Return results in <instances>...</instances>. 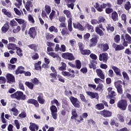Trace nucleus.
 I'll return each mask as SVG.
<instances>
[{"label":"nucleus","instance_id":"bb28decb","mask_svg":"<svg viewBox=\"0 0 131 131\" xmlns=\"http://www.w3.org/2000/svg\"><path fill=\"white\" fill-rule=\"evenodd\" d=\"M41 61H39L37 62L34 63V68L35 70L41 71Z\"/></svg>","mask_w":131,"mask_h":131},{"label":"nucleus","instance_id":"20e7f679","mask_svg":"<svg viewBox=\"0 0 131 131\" xmlns=\"http://www.w3.org/2000/svg\"><path fill=\"white\" fill-rule=\"evenodd\" d=\"M122 81L121 80H118L114 83L115 86L117 90V92L119 95H122L123 94V89H122Z\"/></svg>","mask_w":131,"mask_h":131},{"label":"nucleus","instance_id":"f8f14e48","mask_svg":"<svg viewBox=\"0 0 131 131\" xmlns=\"http://www.w3.org/2000/svg\"><path fill=\"white\" fill-rule=\"evenodd\" d=\"M73 27L75 29H78L80 31H84L85 30V27H83L79 22L73 23Z\"/></svg>","mask_w":131,"mask_h":131},{"label":"nucleus","instance_id":"c85d7f7f","mask_svg":"<svg viewBox=\"0 0 131 131\" xmlns=\"http://www.w3.org/2000/svg\"><path fill=\"white\" fill-rule=\"evenodd\" d=\"M95 108L97 110H103V109H105V106H104V104L100 103L97 104L95 106Z\"/></svg>","mask_w":131,"mask_h":131},{"label":"nucleus","instance_id":"6ab92c4d","mask_svg":"<svg viewBox=\"0 0 131 131\" xmlns=\"http://www.w3.org/2000/svg\"><path fill=\"white\" fill-rule=\"evenodd\" d=\"M6 78L7 79L8 82L9 83L11 82H15V76L12 74H7L6 75Z\"/></svg>","mask_w":131,"mask_h":131},{"label":"nucleus","instance_id":"6e6552de","mask_svg":"<svg viewBox=\"0 0 131 131\" xmlns=\"http://www.w3.org/2000/svg\"><path fill=\"white\" fill-rule=\"evenodd\" d=\"M28 34L30 38H32V39H34L36 35H37V32H36V29H35V27H33L30 28L29 29Z\"/></svg>","mask_w":131,"mask_h":131},{"label":"nucleus","instance_id":"393cba45","mask_svg":"<svg viewBox=\"0 0 131 131\" xmlns=\"http://www.w3.org/2000/svg\"><path fill=\"white\" fill-rule=\"evenodd\" d=\"M111 18L114 22L118 21V13L116 11H114L112 13Z\"/></svg>","mask_w":131,"mask_h":131},{"label":"nucleus","instance_id":"58836bf2","mask_svg":"<svg viewBox=\"0 0 131 131\" xmlns=\"http://www.w3.org/2000/svg\"><path fill=\"white\" fill-rule=\"evenodd\" d=\"M10 25L12 28H14L15 26H18V23L16 20L12 19L10 21Z\"/></svg>","mask_w":131,"mask_h":131},{"label":"nucleus","instance_id":"f03ea898","mask_svg":"<svg viewBox=\"0 0 131 131\" xmlns=\"http://www.w3.org/2000/svg\"><path fill=\"white\" fill-rule=\"evenodd\" d=\"M117 106L120 110L125 111V110H126V108H127V100L121 99L117 102Z\"/></svg>","mask_w":131,"mask_h":131},{"label":"nucleus","instance_id":"a878e982","mask_svg":"<svg viewBox=\"0 0 131 131\" xmlns=\"http://www.w3.org/2000/svg\"><path fill=\"white\" fill-rule=\"evenodd\" d=\"M32 1H27L25 5V8L26 9L27 11H30V8H32L33 7V5L32 4Z\"/></svg>","mask_w":131,"mask_h":131},{"label":"nucleus","instance_id":"e2e57ef3","mask_svg":"<svg viewBox=\"0 0 131 131\" xmlns=\"http://www.w3.org/2000/svg\"><path fill=\"white\" fill-rule=\"evenodd\" d=\"M48 54L52 57V58H59V55L54 52H49Z\"/></svg>","mask_w":131,"mask_h":131},{"label":"nucleus","instance_id":"603ef678","mask_svg":"<svg viewBox=\"0 0 131 131\" xmlns=\"http://www.w3.org/2000/svg\"><path fill=\"white\" fill-rule=\"evenodd\" d=\"M17 3H15V7H16L17 8H18V9H20V7H21V6L22 5V0H16Z\"/></svg>","mask_w":131,"mask_h":131},{"label":"nucleus","instance_id":"37998d69","mask_svg":"<svg viewBox=\"0 0 131 131\" xmlns=\"http://www.w3.org/2000/svg\"><path fill=\"white\" fill-rule=\"evenodd\" d=\"M46 37L47 40H51L54 38V35L48 33L46 34Z\"/></svg>","mask_w":131,"mask_h":131},{"label":"nucleus","instance_id":"f3484780","mask_svg":"<svg viewBox=\"0 0 131 131\" xmlns=\"http://www.w3.org/2000/svg\"><path fill=\"white\" fill-rule=\"evenodd\" d=\"M37 101L39 104H41V105H43V104L46 103V100L44 98L43 94H42V93L38 94Z\"/></svg>","mask_w":131,"mask_h":131},{"label":"nucleus","instance_id":"9d476101","mask_svg":"<svg viewBox=\"0 0 131 131\" xmlns=\"http://www.w3.org/2000/svg\"><path fill=\"white\" fill-rule=\"evenodd\" d=\"M51 70H52L53 73H50V75L51 76V78H54V79H51L50 80V81L51 82H55V80H57V71L56 70V69L54 67H51Z\"/></svg>","mask_w":131,"mask_h":131},{"label":"nucleus","instance_id":"5fc2aeb1","mask_svg":"<svg viewBox=\"0 0 131 131\" xmlns=\"http://www.w3.org/2000/svg\"><path fill=\"white\" fill-rule=\"evenodd\" d=\"M106 29L107 31H109V30H110L111 32H113V31H114L115 30L114 27L111 26V24H107Z\"/></svg>","mask_w":131,"mask_h":131},{"label":"nucleus","instance_id":"4be33fe9","mask_svg":"<svg viewBox=\"0 0 131 131\" xmlns=\"http://www.w3.org/2000/svg\"><path fill=\"white\" fill-rule=\"evenodd\" d=\"M24 69L25 68L23 66L18 67V68L15 71V74H16V75H18V74H23V73L25 72Z\"/></svg>","mask_w":131,"mask_h":131},{"label":"nucleus","instance_id":"aec40b11","mask_svg":"<svg viewBox=\"0 0 131 131\" xmlns=\"http://www.w3.org/2000/svg\"><path fill=\"white\" fill-rule=\"evenodd\" d=\"M96 72L98 77L101 79H105V75H104V72L101 69H98L96 70Z\"/></svg>","mask_w":131,"mask_h":131},{"label":"nucleus","instance_id":"ea45409f","mask_svg":"<svg viewBox=\"0 0 131 131\" xmlns=\"http://www.w3.org/2000/svg\"><path fill=\"white\" fill-rule=\"evenodd\" d=\"M117 95V94L114 91L111 92L108 95L109 99H113V98H114Z\"/></svg>","mask_w":131,"mask_h":131},{"label":"nucleus","instance_id":"e433bc0d","mask_svg":"<svg viewBox=\"0 0 131 131\" xmlns=\"http://www.w3.org/2000/svg\"><path fill=\"white\" fill-rule=\"evenodd\" d=\"M81 54L82 55H84V56L85 55H89L90 54H91V50H88V49H83L81 52Z\"/></svg>","mask_w":131,"mask_h":131},{"label":"nucleus","instance_id":"774afa93","mask_svg":"<svg viewBox=\"0 0 131 131\" xmlns=\"http://www.w3.org/2000/svg\"><path fill=\"white\" fill-rule=\"evenodd\" d=\"M113 9L110 8H106L105 9V13L106 14H111V13H113Z\"/></svg>","mask_w":131,"mask_h":131},{"label":"nucleus","instance_id":"1a4fd4ad","mask_svg":"<svg viewBox=\"0 0 131 131\" xmlns=\"http://www.w3.org/2000/svg\"><path fill=\"white\" fill-rule=\"evenodd\" d=\"M50 111L53 118L56 120L58 116V115L57 114V112H58V108H57L56 106L52 105L50 106Z\"/></svg>","mask_w":131,"mask_h":131},{"label":"nucleus","instance_id":"79ce46f5","mask_svg":"<svg viewBox=\"0 0 131 131\" xmlns=\"http://www.w3.org/2000/svg\"><path fill=\"white\" fill-rule=\"evenodd\" d=\"M15 50H17L16 53L18 56H19V57H22V56H23V53H22L23 51L21 48H20L19 47H16Z\"/></svg>","mask_w":131,"mask_h":131},{"label":"nucleus","instance_id":"4468645a","mask_svg":"<svg viewBox=\"0 0 131 131\" xmlns=\"http://www.w3.org/2000/svg\"><path fill=\"white\" fill-rule=\"evenodd\" d=\"M97 48L101 49L102 52H107V51L109 50V45L107 43L99 44L98 45Z\"/></svg>","mask_w":131,"mask_h":131},{"label":"nucleus","instance_id":"69168bd1","mask_svg":"<svg viewBox=\"0 0 131 131\" xmlns=\"http://www.w3.org/2000/svg\"><path fill=\"white\" fill-rule=\"evenodd\" d=\"M30 126L31 127H32L34 129H36V130H38V126L37 124L33 123H30Z\"/></svg>","mask_w":131,"mask_h":131},{"label":"nucleus","instance_id":"f704fd0d","mask_svg":"<svg viewBox=\"0 0 131 131\" xmlns=\"http://www.w3.org/2000/svg\"><path fill=\"white\" fill-rule=\"evenodd\" d=\"M75 68H77V69H80L81 68V62L80 60L77 59L75 60Z\"/></svg>","mask_w":131,"mask_h":131},{"label":"nucleus","instance_id":"b1692460","mask_svg":"<svg viewBox=\"0 0 131 131\" xmlns=\"http://www.w3.org/2000/svg\"><path fill=\"white\" fill-rule=\"evenodd\" d=\"M113 48L115 49V51H122V50H124V47L122 46V45H117L115 43L113 44Z\"/></svg>","mask_w":131,"mask_h":131},{"label":"nucleus","instance_id":"2eb2a0df","mask_svg":"<svg viewBox=\"0 0 131 131\" xmlns=\"http://www.w3.org/2000/svg\"><path fill=\"white\" fill-rule=\"evenodd\" d=\"M99 60L103 61L104 63H107L108 61V53H103L99 55Z\"/></svg>","mask_w":131,"mask_h":131},{"label":"nucleus","instance_id":"0eeeda50","mask_svg":"<svg viewBox=\"0 0 131 131\" xmlns=\"http://www.w3.org/2000/svg\"><path fill=\"white\" fill-rule=\"evenodd\" d=\"M70 101H71L72 105H73L75 108H80V102L77 98L71 96L70 97Z\"/></svg>","mask_w":131,"mask_h":131},{"label":"nucleus","instance_id":"c03bdc74","mask_svg":"<svg viewBox=\"0 0 131 131\" xmlns=\"http://www.w3.org/2000/svg\"><path fill=\"white\" fill-rule=\"evenodd\" d=\"M28 48L31 50H34L35 51L37 50V46L35 44H31L28 45Z\"/></svg>","mask_w":131,"mask_h":131},{"label":"nucleus","instance_id":"423d86ee","mask_svg":"<svg viewBox=\"0 0 131 131\" xmlns=\"http://www.w3.org/2000/svg\"><path fill=\"white\" fill-rule=\"evenodd\" d=\"M61 57L66 60H69V61H73L75 60V57L73 54L69 52L62 53Z\"/></svg>","mask_w":131,"mask_h":131},{"label":"nucleus","instance_id":"72a5a7b5","mask_svg":"<svg viewBox=\"0 0 131 131\" xmlns=\"http://www.w3.org/2000/svg\"><path fill=\"white\" fill-rule=\"evenodd\" d=\"M62 107L65 109V108H66V106H67L68 107L69 106V103L68 102V101H67V100L66 99H63L62 100Z\"/></svg>","mask_w":131,"mask_h":131},{"label":"nucleus","instance_id":"473e14b6","mask_svg":"<svg viewBox=\"0 0 131 131\" xmlns=\"http://www.w3.org/2000/svg\"><path fill=\"white\" fill-rule=\"evenodd\" d=\"M25 84L30 90H33L34 88V84L31 82L26 81Z\"/></svg>","mask_w":131,"mask_h":131},{"label":"nucleus","instance_id":"6e6d98bb","mask_svg":"<svg viewBox=\"0 0 131 131\" xmlns=\"http://www.w3.org/2000/svg\"><path fill=\"white\" fill-rule=\"evenodd\" d=\"M49 30L50 32H53V31H54V32H58V29L54 26H51Z\"/></svg>","mask_w":131,"mask_h":131},{"label":"nucleus","instance_id":"a19ab883","mask_svg":"<svg viewBox=\"0 0 131 131\" xmlns=\"http://www.w3.org/2000/svg\"><path fill=\"white\" fill-rule=\"evenodd\" d=\"M85 27L87 28L88 30H91V32H94V31H95L94 30V26L91 25L90 24L87 23L85 25Z\"/></svg>","mask_w":131,"mask_h":131},{"label":"nucleus","instance_id":"09e8293b","mask_svg":"<svg viewBox=\"0 0 131 131\" xmlns=\"http://www.w3.org/2000/svg\"><path fill=\"white\" fill-rule=\"evenodd\" d=\"M45 11L47 14L49 15L50 13H51V7L48 5H46L45 6Z\"/></svg>","mask_w":131,"mask_h":131},{"label":"nucleus","instance_id":"0e129e2a","mask_svg":"<svg viewBox=\"0 0 131 131\" xmlns=\"http://www.w3.org/2000/svg\"><path fill=\"white\" fill-rule=\"evenodd\" d=\"M21 30V27L20 26H18L16 28H14L13 30V33H18V32H20Z\"/></svg>","mask_w":131,"mask_h":131},{"label":"nucleus","instance_id":"bf43d9fd","mask_svg":"<svg viewBox=\"0 0 131 131\" xmlns=\"http://www.w3.org/2000/svg\"><path fill=\"white\" fill-rule=\"evenodd\" d=\"M13 10L16 15H17V16H21V13L23 14V11L20 12V10L17 9V8H14Z\"/></svg>","mask_w":131,"mask_h":131},{"label":"nucleus","instance_id":"412c9836","mask_svg":"<svg viewBox=\"0 0 131 131\" xmlns=\"http://www.w3.org/2000/svg\"><path fill=\"white\" fill-rule=\"evenodd\" d=\"M10 29V23L8 22L6 23L2 27L1 30L3 33H6Z\"/></svg>","mask_w":131,"mask_h":131},{"label":"nucleus","instance_id":"7c9ffc66","mask_svg":"<svg viewBox=\"0 0 131 131\" xmlns=\"http://www.w3.org/2000/svg\"><path fill=\"white\" fill-rule=\"evenodd\" d=\"M95 32L97 34H98L100 36H103V35H104V32H103L102 30H101V29H99L98 27L95 28Z\"/></svg>","mask_w":131,"mask_h":131},{"label":"nucleus","instance_id":"052dcab7","mask_svg":"<svg viewBox=\"0 0 131 131\" xmlns=\"http://www.w3.org/2000/svg\"><path fill=\"white\" fill-rule=\"evenodd\" d=\"M125 38L128 43H131V37L128 34H125Z\"/></svg>","mask_w":131,"mask_h":131},{"label":"nucleus","instance_id":"dca6fc26","mask_svg":"<svg viewBox=\"0 0 131 131\" xmlns=\"http://www.w3.org/2000/svg\"><path fill=\"white\" fill-rule=\"evenodd\" d=\"M27 102L28 104H32V105H34V106L36 108H38V107H39V103H38V101L34 99H29Z\"/></svg>","mask_w":131,"mask_h":131},{"label":"nucleus","instance_id":"4d7b16f0","mask_svg":"<svg viewBox=\"0 0 131 131\" xmlns=\"http://www.w3.org/2000/svg\"><path fill=\"white\" fill-rule=\"evenodd\" d=\"M51 105H53L54 104H56V105L58 107L60 106V103H59V101L56 99H54L53 100L51 101Z\"/></svg>","mask_w":131,"mask_h":131},{"label":"nucleus","instance_id":"cd10ccee","mask_svg":"<svg viewBox=\"0 0 131 131\" xmlns=\"http://www.w3.org/2000/svg\"><path fill=\"white\" fill-rule=\"evenodd\" d=\"M61 74H62V75H63V76H67V77H69L70 76L72 78H74V77H75V75H74V74H70V73L69 72L62 71V72H61Z\"/></svg>","mask_w":131,"mask_h":131},{"label":"nucleus","instance_id":"5701e85b","mask_svg":"<svg viewBox=\"0 0 131 131\" xmlns=\"http://www.w3.org/2000/svg\"><path fill=\"white\" fill-rule=\"evenodd\" d=\"M86 94L88 96H89L91 99H95V98H99V94L97 93H94L90 91H86Z\"/></svg>","mask_w":131,"mask_h":131},{"label":"nucleus","instance_id":"c756f323","mask_svg":"<svg viewBox=\"0 0 131 131\" xmlns=\"http://www.w3.org/2000/svg\"><path fill=\"white\" fill-rule=\"evenodd\" d=\"M2 13L4 14L7 17H8V18L12 17V13L10 11H8L6 9L4 8L2 9Z\"/></svg>","mask_w":131,"mask_h":131},{"label":"nucleus","instance_id":"9b49d317","mask_svg":"<svg viewBox=\"0 0 131 131\" xmlns=\"http://www.w3.org/2000/svg\"><path fill=\"white\" fill-rule=\"evenodd\" d=\"M72 116L71 117V119L75 120L76 122L77 123H80V120L77 119V117H78V115L76 112V109H73L71 111Z\"/></svg>","mask_w":131,"mask_h":131},{"label":"nucleus","instance_id":"f257e3e1","mask_svg":"<svg viewBox=\"0 0 131 131\" xmlns=\"http://www.w3.org/2000/svg\"><path fill=\"white\" fill-rule=\"evenodd\" d=\"M11 98L12 99H16L17 101H24L26 100V95L24 94L22 91H17L15 93L10 95Z\"/></svg>","mask_w":131,"mask_h":131},{"label":"nucleus","instance_id":"3c124183","mask_svg":"<svg viewBox=\"0 0 131 131\" xmlns=\"http://www.w3.org/2000/svg\"><path fill=\"white\" fill-rule=\"evenodd\" d=\"M28 20L30 23H32V24H34L35 21L34 20V18H33V16L31 15V14H29L28 15Z\"/></svg>","mask_w":131,"mask_h":131},{"label":"nucleus","instance_id":"680f3d73","mask_svg":"<svg viewBox=\"0 0 131 131\" xmlns=\"http://www.w3.org/2000/svg\"><path fill=\"white\" fill-rule=\"evenodd\" d=\"M122 75L124 79H125L126 80H129V77H128V75L127 74V72L123 71L122 72Z\"/></svg>","mask_w":131,"mask_h":131},{"label":"nucleus","instance_id":"13d9d810","mask_svg":"<svg viewBox=\"0 0 131 131\" xmlns=\"http://www.w3.org/2000/svg\"><path fill=\"white\" fill-rule=\"evenodd\" d=\"M79 97L82 102H84V103H86L88 102V100H86V99H85V97L84 96V95H83V94H80Z\"/></svg>","mask_w":131,"mask_h":131},{"label":"nucleus","instance_id":"39448f33","mask_svg":"<svg viewBox=\"0 0 131 131\" xmlns=\"http://www.w3.org/2000/svg\"><path fill=\"white\" fill-rule=\"evenodd\" d=\"M98 39L99 36L98 35H94L93 37L90 40L89 47H90V48L96 47L98 43Z\"/></svg>","mask_w":131,"mask_h":131},{"label":"nucleus","instance_id":"864d4df0","mask_svg":"<svg viewBox=\"0 0 131 131\" xmlns=\"http://www.w3.org/2000/svg\"><path fill=\"white\" fill-rule=\"evenodd\" d=\"M15 20L16 22L18 23V24H19V25H21L23 24V23H25V20L22 18H15Z\"/></svg>","mask_w":131,"mask_h":131},{"label":"nucleus","instance_id":"2f4dec72","mask_svg":"<svg viewBox=\"0 0 131 131\" xmlns=\"http://www.w3.org/2000/svg\"><path fill=\"white\" fill-rule=\"evenodd\" d=\"M7 48L8 50H13V51H15L17 48V47L14 43H9L7 45Z\"/></svg>","mask_w":131,"mask_h":131},{"label":"nucleus","instance_id":"4c0bfd02","mask_svg":"<svg viewBox=\"0 0 131 131\" xmlns=\"http://www.w3.org/2000/svg\"><path fill=\"white\" fill-rule=\"evenodd\" d=\"M131 8L130 2L129 1H127L124 5V9H126V11H129Z\"/></svg>","mask_w":131,"mask_h":131},{"label":"nucleus","instance_id":"a211bd4d","mask_svg":"<svg viewBox=\"0 0 131 131\" xmlns=\"http://www.w3.org/2000/svg\"><path fill=\"white\" fill-rule=\"evenodd\" d=\"M112 69L114 70L117 76H120V77L122 76V75H121V71L117 67H115L113 66L112 67Z\"/></svg>","mask_w":131,"mask_h":131},{"label":"nucleus","instance_id":"a18cd8bd","mask_svg":"<svg viewBox=\"0 0 131 131\" xmlns=\"http://www.w3.org/2000/svg\"><path fill=\"white\" fill-rule=\"evenodd\" d=\"M63 14L66 15L67 18H70L72 17L71 12L69 10H63Z\"/></svg>","mask_w":131,"mask_h":131},{"label":"nucleus","instance_id":"338daca9","mask_svg":"<svg viewBox=\"0 0 131 131\" xmlns=\"http://www.w3.org/2000/svg\"><path fill=\"white\" fill-rule=\"evenodd\" d=\"M107 75L110 77H114V72H113V70H112V69H110L108 70Z\"/></svg>","mask_w":131,"mask_h":131},{"label":"nucleus","instance_id":"8fccbe9b","mask_svg":"<svg viewBox=\"0 0 131 131\" xmlns=\"http://www.w3.org/2000/svg\"><path fill=\"white\" fill-rule=\"evenodd\" d=\"M114 40L116 43H119V42L120 41V36L119 35H116L114 38Z\"/></svg>","mask_w":131,"mask_h":131},{"label":"nucleus","instance_id":"49530a36","mask_svg":"<svg viewBox=\"0 0 131 131\" xmlns=\"http://www.w3.org/2000/svg\"><path fill=\"white\" fill-rule=\"evenodd\" d=\"M103 85L102 83H99L96 88L95 90L98 91V92H101V91H103Z\"/></svg>","mask_w":131,"mask_h":131},{"label":"nucleus","instance_id":"c9c22d12","mask_svg":"<svg viewBox=\"0 0 131 131\" xmlns=\"http://www.w3.org/2000/svg\"><path fill=\"white\" fill-rule=\"evenodd\" d=\"M62 35H69V31L67 28H63L61 32Z\"/></svg>","mask_w":131,"mask_h":131},{"label":"nucleus","instance_id":"ddd939ff","mask_svg":"<svg viewBox=\"0 0 131 131\" xmlns=\"http://www.w3.org/2000/svg\"><path fill=\"white\" fill-rule=\"evenodd\" d=\"M100 115L105 118L111 117L112 116V112L107 110H103L100 111Z\"/></svg>","mask_w":131,"mask_h":131},{"label":"nucleus","instance_id":"de8ad7c7","mask_svg":"<svg viewBox=\"0 0 131 131\" xmlns=\"http://www.w3.org/2000/svg\"><path fill=\"white\" fill-rule=\"evenodd\" d=\"M88 116V113H84L82 114V115H80L79 116V118H80V122H81V121H83V118H87Z\"/></svg>","mask_w":131,"mask_h":131},{"label":"nucleus","instance_id":"7ed1b4c3","mask_svg":"<svg viewBox=\"0 0 131 131\" xmlns=\"http://www.w3.org/2000/svg\"><path fill=\"white\" fill-rule=\"evenodd\" d=\"M95 5L96 6H95V8L98 12H103V11H104L103 9L106 8V7H108V8H111V7H112L111 4L109 3H107V4L103 3L100 6V4H99V3H96Z\"/></svg>","mask_w":131,"mask_h":131}]
</instances>
